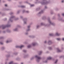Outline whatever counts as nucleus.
Here are the masks:
<instances>
[{"label": "nucleus", "instance_id": "23", "mask_svg": "<svg viewBox=\"0 0 64 64\" xmlns=\"http://www.w3.org/2000/svg\"><path fill=\"white\" fill-rule=\"evenodd\" d=\"M40 27V26L38 24L36 26V29H38Z\"/></svg>", "mask_w": 64, "mask_h": 64}, {"label": "nucleus", "instance_id": "14", "mask_svg": "<svg viewBox=\"0 0 64 64\" xmlns=\"http://www.w3.org/2000/svg\"><path fill=\"white\" fill-rule=\"evenodd\" d=\"M18 28H16L13 30V31H17Z\"/></svg>", "mask_w": 64, "mask_h": 64}, {"label": "nucleus", "instance_id": "48", "mask_svg": "<svg viewBox=\"0 0 64 64\" xmlns=\"http://www.w3.org/2000/svg\"><path fill=\"white\" fill-rule=\"evenodd\" d=\"M14 14V13H13V12H10V13L9 14L10 15H12V14Z\"/></svg>", "mask_w": 64, "mask_h": 64}, {"label": "nucleus", "instance_id": "59", "mask_svg": "<svg viewBox=\"0 0 64 64\" xmlns=\"http://www.w3.org/2000/svg\"><path fill=\"white\" fill-rule=\"evenodd\" d=\"M44 43L45 44H46V43H47V40H46L45 41H44Z\"/></svg>", "mask_w": 64, "mask_h": 64}, {"label": "nucleus", "instance_id": "64", "mask_svg": "<svg viewBox=\"0 0 64 64\" xmlns=\"http://www.w3.org/2000/svg\"><path fill=\"white\" fill-rule=\"evenodd\" d=\"M62 15L63 17H64V13H63L62 14Z\"/></svg>", "mask_w": 64, "mask_h": 64}, {"label": "nucleus", "instance_id": "57", "mask_svg": "<svg viewBox=\"0 0 64 64\" xmlns=\"http://www.w3.org/2000/svg\"><path fill=\"white\" fill-rule=\"evenodd\" d=\"M62 41H64V37L62 38Z\"/></svg>", "mask_w": 64, "mask_h": 64}, {"label": "nucleus", "instance_id": "7", "mask_svg": "<svg viewBox=\"0 0 64 64\" xmlns=\"http://www.w3.org/2000/svg\"><path fill=\"white\" fill-rule=\"evenodd\" d=\"M27 18H25L23 19V21H24V24H27Z\"/></svg>", "mask_w": 64, "mask_h": 64}, {"label": "nucleus", "instance_id": "10", "mask_svg": "<svg viewBox=\"0 0 64 64\" xmlns=\"http://www.w3.org/2000/svg\"><path fill=\"white\" fill-rule=\"evenodd\" d=\"M29 55L28 54H24L23 56V58H26V57H27L29 56Z\"/></svg>", "mask_w": 64, "mask_h": 64}, {"label": "nucleus", "instance_id": "27", "mask_svg": "<svg viewBox=\"0 0 64 64\" xmlns=\"http://www.w3.org/2000/svg\"><path fill=\"white\" fill-rule=\"evenodd\" d=\"M39 12L41 14H42V13H44V10H42Z\"/></svg>", "mask_w": 64, "mask_h": 64}, {"label": "nucleus", "instance_id": "45", "mask_svg": "<svg viewBox=\"0 0 64 64\" xmlns=\"http://www.w3.org/2000/svg\"><path fill=\"white\" fill-rule=\"evenodd\" d=\"M35 37V36L33 35H32V38H34Z\"/></svg>", "mask_w": 64, "mask_h": 64}, {"label": "nucleus", "instance_id": "30", "mask_svg": "<svg viewBox=\"0 0 64 64\" xmlns=\"http://www.w3.org/2000/svg\"><path fill=\"white\" fill-rule=\"evenodd\" d=\"M13 62H14L13 61H11L8 63V64H13Z\"/></svg>", "mask_w": 64, "mask_h": 64}, {"label": "nucleus", "instance_id": "36", "mask_svg": "<svg viewBox=\"0 0 64 64\" xmlns=\"http://www.w3.org/2000/svg\"><path fill=\"white\" fill-rule=\"evenodd\" d=\"M21 27V26L19 25H17L16 26V28H20Z\"/></svg>", "mask_w": 64, "mask_h": 64}, {"label": "nucleus", "instance_id": "41", "mask_svg": "<svg viewBox=\"0 0 64 64\" xmlns=\"http://www.w3.org/2000/svg\"><path fill=\"white\" fill-rule=\"evenodd\" d=\"M25 13L27 14L29 13V11L28 10H26Z\"/></svg>", "mask_w": 64, "mask_h": 64}, {"label": "nucleus", "instance_id": "61", "mask_svg": "<svg viewBox=\"0 0 64 64\" xmlns=\"http://www.w3.org/2000/svg\"><path fill=\"white\" fill-rule=\"evenodd\" d=\"M30 38H32V35H29L28 36Z\"/></svg>", "mask_w": 64, "mask_h": 64}, {"label": "nucleus", "instance_id": "63", "mask_svg": "<svg viewBox=\"0 0 64 64\" xmlns=\"http://www.w3.org/2000/svg\"><path fill=\"white\" fill-rule=\"evenodd\" d=\"M50 14H53V12H50Z\"/></svg>", "mask_w": 64, "mask_h": 64}, {"label": "nucleus", "instance_id": "34", "mask_svg": "<svg viewBox=\"0 0 64 64\" xmlns=\"http://www.w3.org/2000/svg\"><path fill=\"white\" fill-rule=\"evenodd\" d=\"M30 30V28H28L27 29H26V32H28V31H29Z\"/></svg>", "mask_w": 64, "mask_h": 64}, {"label": "nucleus", "instance_id": "54", "mask_svg": "<svg viewBox=\"0 0 64 64\" xmlns=\"http://www.w3.org/2000/svg\"><path fill=\"white\" fill-rule=\"evenodd\" d=\"M25 11H26V10H23L22 12L23 13H24L25 12Z\"/></svg>", "mask_w": 64, "mask_h": 64}, {"label": "nucleus", "instance_id": "20", "mask_svg": "<svg viewBox=\"0 0 64 64\" xmlns=\"http://www.w3.org/2000/svg\"><path fill=\"white\" fill-rule=\"evenodd\" d=\"M8 41H9L10 42H11L12 41V38H8Z\"/></svg>", "mask_w": 64, "mask_h": 64}, {"label": "nucleus", "instance_id": "19", "mask_svg": "<svg viewBox=\"0 0 64 64\" xmlns=\"http://www.w3.org/2000/svg\"><path fill=\"white\" fill-rule=\"evenodd\" d=\"M41 14H40V13L39 12L37 14V15L38 16L40 17V16H41Z\"/></svg>", "mask_w": 64, "mask_h": 64}, {"label": "nucleus", "instance_id": "42", "mask_svg": "<svg viewBox=\"0 0 64 64\" xmlns=\"http://www.w3.org/2000/svg\"><path fill=\"white\" fill-rule=\"evenodd\" d=\"M24 34L26 35H28V32H26L24 33Z\"/></svg>", "mask_w": 64, "mask_h": 64}, {"label": "nucleus", "instance_id": "4", "mask_svg": "<svg viewBox=\"0 0 64 64\" xmlns=\"http://www.w3.org/2000/svg\"><path fill=\"white\" fill-rule=\"evenodd\" d=\"M48 21L49 24H51L53 26H55L56 25L54 23V22H51V20H50V18L48 17L47 19Z\"/></svg>", "mask_w": 64, "mask_h": 64}, {"label": "nucleus", "instance_id": "43", "mask_svg": "<svg viewBox=\"0 0 64 64\" xmlns=\"http://www.w3.org/2000/svg\"><path fill=\"white\" fill-rule=\"evenodd\" d=\"M55 10L56 11H59V9L57 8H56L55 9Z\"/></svg>", "mask_w": 64, "mask_h": 64}, {"label": "nucleus", "instance_id": "9", "mask_svg": "<svg viewBox=\"0 0 64 64\" xmlns=\"http://www.w3.org/2000/svg\"><path fill=\"white\" fill-rule=\"evenodd\" d=\"M56 36H60L61 35V34L59 33V32H56L55 34Z\"/></svg>", "mask_w": 64, "mask_h": 64}, {"label": "nucleus", "instance_id": "2", "mask_svg": "<svg viewBox=\"0 0 64 64\" xmlns=\"http://www.w3.org/2000/svg\"><path fill=\"white\" fill-rule=\"evenodd\" d=\"M35 58H36V61L37 62H39V61H40V59H41V58L40 56H39L38 55H36L35 56H33L32 57L31 59L30 60H32L33 59H34Z\"/></svg>", "mask_w": 64, "mask_h": 64}, {"label": "nucleus", "instance_id": "21", "mask_svg": "<svg viewBox=\"0 0 64 64\" xmlns=\"http://www.w3.org/2000/svg\"><path fill=\"white\" fill-rule=\"evenodd\" d=\"M52 58L51 56H49L47 58V60H51L52 59Z\"/></svg>", "mask_w": 64, "mask_h": 64}, {"label": "nucleus", "instance_id": "24", "mask_svg": "<svg viewBox=\"0 0 64 64\" xmlns=\"http://www.w3.org/2000/svg\"><path fill=\"white\" fill-rule=\"evenodd\" d=\"M18 54V52H15L13 53V54H14V55H17V54Z\"/></svg>", "mask_w": 64, "mask_h": 64}, {"label": "nucleus", "instance_id": "32", "mask_svg": "<svg viewBox=\"0 0 64 64\" xmlns=\"http://www.w3.org/2000/svg\"><path fill=\"white\" fill-rule=\"evenodd\" d=\"M46 18V16H44L42 17V19H45V18Z\"/></svg>", "mask_w": 64, "mask_h": 64}, {"label": "nucleus", "instance_id": "50", "mask_svg": "<svg viewBox=\"0 0 64 64\" xmlns=\"http://www.w3.org/2000/svg\"><path fill=\"white\" fill-rule=\"evenodd\" d=\"M4 6L5 7H8V5L7 4H4Z\"/></svg>", "mask_w": 64, "mask_h": 64}, {"label": "nucleus", "instance_id": "15", "mask_svg": "<svg viewBox=\"0 0 64 64\" xmlns=\"http://www.w3.org/2000/svg\"><path fill=\"white\" fill-rule=\"evenodd\" d=\"M16 60L17 61H19L21 60V58H20L18 57L16 58Z\"/></svg>", "mask_w": 64, "mask_h": 64}, {"label": "nucleus", "instance_id": "5", "mask_svg": "<svg viewBox=\"0 0 64 64\" xmlns=\"http://www.w3.org/2000/svg\"><path fill=\"white\" fill-rule=\"evenodd\" d=\"M40 25L41 26H44V27H48V26H50V24H44L43 22L41 23Z\"/></svg>", "mask_w": 64, "mask_h": 64}, {"label": "nucleus", "instance_id": "58", "mask_svg": "<svg viewBox=\"0 0 64 64\" xmlns=\"http://www.w3.org/2000/svg\"><path fill=\"white\" fill-rule=\"evenodd\" d=\"M24 3L28 4V2H27V1H25V2H24Z\"/></svg>", "mask_w": 64, "mask_h": 64}, {"label": "nucleus", "instance_id": "8", "mask_svg": "<svg viewBox=\"0 0 64 64\" xmlns=\"http://www.w3.org/2000/svg\"><path fill=\"white\" fill-rule=\"evenodd\" d=\"M6 26L4 24H2L1 26H0V28H2V29H5Z\"/></svg>", "mask_w": 64, "mask_h": 64}, {"label": "nucleus", "instance_id": "39", "mask_svg": "<svg viewBox=\"0 0 64 64\" xmlns=\"http://www.w3.org/2000/svg\"><path fill=\"white\" fill-rule=\"evenodd\" d=\"M28 48H30V47H31V45L30 44L29 45H28Z\"/></svg>", "mask_w": 64, "mask_h": 64}, {"label": "nucleus", "instance_id": "56", "mask_svg": "<svg viewBox=\"0 0 64 64\" xmlns=\"http://www.w3.org/2000/svg\"><path fill=\"white\" fill-rule=\"evenodd\" d=\"M23 16H20V18L21 19H22V18H23Z\"/></svg>", "mask_w": 64, "mask_h": 64}, {"label": "nucleus", "instance_id": "25", "mask_svg": "<svg viewBox=\"0 0 64 64\" xmlns=\"http://www.w3.org/2000/svg\"><path fill=\"white\" fill-rule=\"evenodd\" d=\"M1 49L2 50H4V49H5V47L4 46H2L1 48Z\"/></svg>", "mask_w": 64, "mask_h": 64}, {"label": "nucleus", "instance_id": "40", "mask_svg": "<svg viewBox=\"0 0 64 64\" xmlns=\"http://www.w3.org/2000/svg\"><path fill=\"white\" fill-rule=\"evenodd\" d=\"M16 47L17 48H20V46H18V45L16 46Z\"/></svg>", "mask_w": 64, "mask_h": 64}, {"label": "nucleus", "instance_id": "17", "mask_svg": "<svg viewBox=\"0 0 64 64\" xmlns=\"http://www.w3.org/2000/svg\"><path fill=\"white\" fill-rule=\"evenodd\" d=\"M24 47V46L23 45H21L20 46V49H22V48Z\"/></svg>", "mask_w": 64, "mask_h": 64}, {"label": "nucleus", "instance_id": "60", "mask_svg": "<svg viewBox=\"0 0 64 64\" xmlns=\"http://www.w3.org/2000/svg\"><path fill=\"white\" fill-rule=\"evenodd\" d=\"M39 9H40V8H36V10L37 11H38V10H39Z\"/></svg>", "mask_w": 64, "mask_h": 64}, {"label": "nucleus", "instance_id": "3", "mask_svg": "<svg viewBox=\"0 0 64 64\" xmlns=\"http://www.w3.org/2000/svg\"><path fill=\"white\" fill-rule=\"evenodd\" d=\"M46 0H42V2H41L42 5H44L48 4V3H50L51 2V0H50L48 1H46Z\"/></svg>", "mask_w": 64, "mask_h": 64}, {"label": "nucleus", "instance_id": "62", "mask_svg": "<svg viewBox=\"0 0 64 64\" xmlns=\"http://www.w3.org/2000/svg\"><path fill=\"white\" fill-rule=\"evenodd\" d=\"M64 49V48H63V47H62L61 48V49H62V50H63Z\"/></svg>", "mask_w": 64, "mask_h": 64}, {"label": "nucleus", "instance_id": "46", "mask_svg": "<svg viewBox=\"0 0 64 64\" xmlns=\"http://www.w3.org/2000/svg\"><path fill=\"white\" fill-rule=\"evenodd\" d=\"M22 51L23 52H24L25 53V52H26V50H22Z\"/></svg>", "mask_w": 64, "mask_h": 64}, {"label": "nucleus", "instance_id": "51", "mask_svg": "<svg viewBox=\"0 0 64 64\" xmlns=\"http://www.w3.org/2000/svg\"><path fill=\"white\" fill-rule=\"evenodd\" d=\"M58 18L59 17H61V16H60V14H58Z\"/></svg>", "mask_w": 64, "mask_h": 64}, {"label": "nucleus", "instance_id": "52", "mask_svg": "<svg viewBox=\"0 0 64 64\" xmlns=\"http://www.w3.org/2000/svg\"><path fill=\"white\" fill-rule=\"evenodd\" d=\"M55 19V16H53V17H52V19H53V20H54V19Z\"/></svg>", "mask_w": 64, "mask_h": 64}, {"label": "nucleus", "instance_id": "16", "mask_svg": "<svg viewBox=\"0 0 64 64\" xmlns=\"http://www.w3.org/2000/svg\"><path fill=\"white\" fill-rule=\"evenodd\" d=\"M42 51L40 50L38 51V54L39 55H41L42 54Z\"/></svg>", "mask_w": 64, "mask_h": 64}, {"label": "nucleus", "instance_id": "28", "mask_svg": "<svg viewBox=\"0 0 64 64\" xmlns=\"http://www.w3.org/2000/svg\"><path fill=\"white\" fill-rule=\"evenodd\" d=\"M18 6V7H22V8H25V6Z\"/></svg>", "mask_w": 64, "mask_h": 64}, {"label": "nucleus", "instance_id": "47", "mask_svg": "<svg viewBox=\"0 0 64 64\" xmlns=\"http://www.w3.org/2000/svg\"><path fill=\"white\" fill-rule=\"evenodd\" d=\"M44 8L45 9H47L48 8V7H47V6H45Z\"/></svg>", "mask_w": 64, "mask_h": 64}, {"label": "nucleus", "instance_id": "22", "mask_svg": "<svg viewBox=\"0 0 64 64\" xmlns=\"http://www.w3.org/2000/svg\"><path fill=\"white\" fill-rule=\"evenodd\" d=\"M20 10H18L16 12V14H19L20 13Z\"/></svg>", "mask_w": 64, "mask_h": 64}, {"label": "nucleus", "instance_id": "55", "mask_svg": "<svg viewBox=\"0 0 64 64\" xmlns=\"http://www.w3.org/2000/svg\"><path fill=\"white\" fill-rule=\"evenodd\" d=\"M4 21H6V20H7V18H5L4 19Z\"/></svg>", "mask_w": 64, "mask_h": 64}, {"label": "nucleus", "instance_id": "6", "mask_svg": "<svg viewBox=\"0 0 64 64\" xmlns=\"http://www.w3.org/2000/svg\"><path fill=\"white\" fill-rule=\"evenodd\" d=\"M38 44V43L36 42H33L32 43V45L33 46H35Z\"/></svg>", "mask_w": 64, "mask_h": 64}, {"label": "nucleus", "instance_id": "35", "mask_svg": "<svg viewBox=\"0 0 64 64\" xmlns=\"http://www.w3.org/2000/svg\"><path fill=\"white\" fill-rule=\"evenodd\" d=\"M31 27V26L30 25H28L27 26V28L28 29H30Z\"/></svg>", "mask_w": 64, "mask_h": 64}, {"label": "nucleus", "instance_id": "11", "mask_svg": "<svg viewBox=\"0 0 64 64\" xmlns=\"http://www.w3.org/2000/svg\"><path fill=\"white\" fill-rule=\"evenodd\" d=\"M48 45H50L52 43V41L51 40H49L48 41Z\"/></svg>", "mask_w": 64, "mask_h": 64}, {"label": "nucleus", "instance_id": "29", "mask_svg": "<svg viewBox=\"0 0 64 64\" xmlns=\"http://www.w3.org/2000/svg\"><path fill=\"white\" fill-rule=\"evenodd\" d=\"M6 57H10V54H8L6 55Z\"/></svg>", "mask_w": 64, "mask_h": 64}, {"label": "nucleus", "instance_id": "33", "mask_svg": "<svg viewBox=\"0 0 64 64\" xmlns=\"http://www.w3.org/2000/svg\"><path fill=\"white\" fill-rule=\"evenodd\" d=\"M49 36H53L54 34H53V33H50L48 34Z\"/></svg>", "mask_w": 64, "mask_h": 64}, {"label": "nucleus", "instance_id": "26", "mask_svg": "<svg viewBox=\"0 0 64 64\" xmlns=\"http://www.w3.org/2000/svg\"><path fill=\"white\" fill-rule=\"evenodd\" d=\"M6 43H10L8 39H7L6 41Z\"/></svg>", "mask_w": 64, "mask_h": 64}, {"label": "nucleus", "instance_id": "49", "mask_svg": "<svg viewBox=\"0 0 64 64\" xmlns=\"http://www.w3.org/2000/svg\"><path fill=\"white\" fill-rule=\"evenodd\" d=\"M61 3H64V0H62L61 1Z\"/></svg>", "mask_w": 64, "mask_h": 64}, {"label": "nucleus", "instance_id": "18", "mask_svg": "<svg viewBox=\"0 0 64 64\" xmlns=\"http://www.w3.org/2000/svg\"><path fill=\"white\" fill-rule=\"evenodd\" d=\"M56 40L57 41H61V39L60 38H56Z\"/></svg>", "mask_w": 64, "mask_h": 64}, {"label": "nucleus", "instance_id": "37", "mask_svg": "<svg viewBox=\"0 0 64 64\" xmlns=\"http://www.w3.org/2000/svg\"><path fill=\"white\" fill-rule=\"evenodd\" d=\"M4 10L6 11H9V10H10L8 8H4Z\"/></svg>", "mask_w": 64, "mask_h": 64}, {"label": "nucleus", "instance_id": "12", "mask_svg": "<svg viewBox=\"0 0 64 64\" xmlns=\"http://www.w3.org/2000/svg\"><path fill=\"white\" fill-rule=\"evenodd\" d=\"M58 21H62V19H63V18H61V17H59V18H58Z\"/></svg>", "mask_w": 64, "mask_h": 64}, {"label": "nucleus", "instance_id": "38", "mask_svg": "<svg viewBox=\"0 0 64 64\" xmlns=\"http://www.w3.org/2000/svg\"><path fill=\"white\" fill-rule=\"evenodd\" d=\"M6 32L8 33H9L10 32L11 30H6Z\"/></svg>", "mask_w": 64, "mask_h": 64}, {"label": "nucleus", "instance_id": "31", "mask_svg": "<svg viewBox=\"0 0 64 64\" xmlns=\"http://www.w3.org/2000/svg\"><path fill=\"white\" fill-rule=\"evenodd\" d=\"M48 48L49 50H52V46H50L48 47Z\"/></svg>", "mask_w": 64, "mask_h": 64}, {"label": "nucleus", "instance_id": "53", "mask_svg": "<svg viewBox=\"0 0 64 64\" xmlns=\"http://www.w3.org/2000/svg\"><path fill=\"white\" fill-rule=\"evenodd\" d=\"M34 4H31L30 5V7H34Z\"/></svg>", "mask_w": 64, "mask_h": 64}, {"label": "nucleus", "instance_id": "1", "mask_svg": "<svg viewBox=\"0 0 64 64\" xmlns=\"http://www.w3.org/2000/svg\"><path fill=\"white\" fill-rule=\"evenodd\" d=\"M19 19L18 18H16L15 17V16H11L9 19V21L8 22V24L6 26V27H10L11 26V24H10V22H12L13 21V20L14 21H16L17 20Z\"/></svg>", "mask_w": 64, "mask_h": 64}, {"label": "nucleus", "instance_id": "44", "mask_svg": "<svg viewBox=\"0 0 64 64\" xmlns=\"http://www.w3.org/2000/svg\"><path fill=\"white\" fill-rule=\"evenodd\" d=\"M58 62V60H56L55 61V62H54V63H55V64H56V63H57Z\"/></svg>", "mask_w": 64, "mask_h": 64}, {"label": "nucleus", "instance_id": "13", "mask_svg": "<svg viewBox=\"0 0 64 64\" xmlns=\"http://www.w3.org/2000/svg\"><path fill=\"white\" fill-rule=\"evenodd\" d=\"M57 52H61V51L60 50V48H56Z\"/></svg>", "mask_w": 64, "mask_h": 64}]
</instances>
